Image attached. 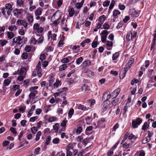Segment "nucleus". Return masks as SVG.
Returning a JSON list of instances; mask_svg holds the SVG:
<instances>
[{
    "mask_svg": "<svg viewBox=\"0 0 156 156\" xmlns=\"http://www.w3.org/2000/svg\"><path fill=\"white\" fill-rule=\"evenodd\" d=\"M87 73V75L89 77L93 76L94 74V73L90 70H87V71L85 72Z\"/></svg>",
    "mask_w": 156,
    "mask_h": 156,
    "instance_id": "obj_29",
    "label": "nucleus"
},
{
    "mask_svg": "<svg viewBox=\"0 0 156 156\" xmlns=\"http://www.w3.org/2000/svg\"><path fill=\"white\" fill-rule=\"evenodd\" d=\"M115 2V1L114 0H112V1L111 3L110 4L109 6V9H112L113 8Z\"/></svg>",
    "mask_w": 156,
    "mask_h": 156,
    "instance_id": "obj_53",
    "label": "nucleus"
},
{
    "mask_svg": "<svg viewBox=\"0 0 156 156\" xmlns=\"http://www.w3.org/2000/svg\"><path fill=\"white\" fill-rule=\"evenodd\" d=\"M51 140V137L50 136H48L46 139L45 144L46 145H48L50 143Z\"/></svg>",
    "mask_w": 156,
    "mask_h": 156,
    "instance_id": "obj_35",
    "label": "nucleus"
},
{
    "mask_svg": "<svg viewBox=\"0 0 156 156\" xmlns=\"http://www.w3.org/2000/svg\"><path fill=\"white\" fill-rule=\"evenodd\" d=\"M12 6L11 4L9 3L6 4L5 5V8L8 10H12Z\"/></svg>",
    "mask_w": 156,
    "mask_h": 156,
    "instance_id": "obj_47",
    "label": "nucleus"
},
{
    "mask_svg": "<svg viewBox=\"0 0 156 156\" xmlns=\"http://www.w3.org/2000/svg\"><path fill=\"white\" fill-rule=\"evenodd\" d=\"M60 140L58 138L56 137L54 138L52 141V142L53 144H57L59 143Z\"/></svg>",
    "mask_w": 156,
    "mask_h": 156,
    "instance_id": "obj_34",
    "label": "nucleus"
},
{
    "mask_svg": "<svg viewBox=\"0 0 156 156\" xmlns=\"http://www.w3.org/2000/svg\"><path fill=\"white\" fill-rule=\"evenodd\" d=\"M120 91V89H117L115 90L111 94V96L113 98L117 97Z\"/></svg>",
    "mask_w": 156,
    "mask_h": 156,
    "instance_id": "obj_10",
    "label": "nucleus"
},
{
    "mask_svg": "<svg viewBox=\"0 0 156 156\" xmlns=\"http://www.w3.org/2000/svg\"><path fill=\"white\" fill-rule=\"evenodd\" d=\"M126 72V70L125 69H123L121 70L119 73V76L121 79H123L125 77Z\"/></svg>",
    "mask_w": 156,
    "mask_h": 156,
    "instance_id": "obj_12",
    "label": "nucleus"
},
{
    "mask_svg": "<svg viewBox=\"0 0 156 156\" xmlns=\"http://www.w3.org/2000/svg\"><path fill=\"white\" fill-rule=\"evenodd\" d=\"M61 84V83L60 81L58 80H57L56 81L55 83L53 84V86L55 88H57L58 87L60 86Z\"/></svg>",
    "mask_w": 156,
    "mask_h": 156,
    "instance_id": "obj_20",
    "label": "nucleus"
},
{
    "mask_svg": "<svg viewBox=\"0 0 156 156\" xmlns=\"http://www.w3.org/2000/svg\"><path fill=\"white\" fill-rule=\"evenodd\" d=\"M69 14L70 17H72L74 14V10L73 8L69 9L68 10Z\"/></svg>",
    "mask_w": 156,
    "mask_h": 156,
    "instance_id": "obj_17",
    "label": "nucleus"
},
{
    "mask_svg": "<svg viewBox=\"0 0 156 156\" xmlns=\"http://www.w3.org/2000/svg\"><path fill=\"white\" fill-rule=\"evenodd\" d=\"M105 121V119L104 118H101L98 121V125L102 124V123Z\"/></svg>",
    "mask_w": 156,
    "mask_h": 156,
    "instance_id": "obj_57",
    "label": "nucleus"
},
{
    "mask_svg": "<svg viewBox=\"0 0 156 156\" xmlns=\"http://www.w3.org/2000/svg\"><path fill=\"white\" fill-rule=\"evenodd\" d=\"M44 30V28L42 27H40L39 26V27H38L37 29H36L35 30H36L38 33H42L43 32Z\"/></svg>",
    "mask_w": 156,
    "mask_h": 156,
    "instance_id": "obj_30",
    "label": "nucleus"
},
{
    "mask_svg": "<svg viewBox=\"0 0 156 156\" xmlns=\"http://www.w3.org/2000/svg\"><path fill=\"white\" fill-rule=\"evenodd\" d=\"M105 21V20H103L102 21H101V22H99L97 25V27L98 29H99L101 27V24L103 23Z\"/></svg>",
    "mask_w": 156,
    "mask_h": 156,
    "instance_id": "obj_61",
    "label": "nucleus"
},
{
    "mask_svg": "<svg viewBox=\"0 0 156 156\" xmlns=\"http://www.w3.org/2000/svg\"><path fill=\"white\" fill-rule=\"evenodd\" d=\"M123 146L124 148H126L131 147V145L130 144L124 143L123 144Z\"/></svg>",
    "mask_w": 156,
    "mask_h": 156,
    "instance_id": "obj_50",
    "label": "nucleus"
},
{
    "mask_svg": "<svg viewBox=\"0 0 156 156\" xmlns=\"http://www.w3.org/2000/svg\"><path fill=\"white\" fill-rule=\"evenodd\" d=\"M27 19L29 22H33L34 20L33 17L31 15L27 17Z\"/></svg>",
    "mask_w": 156,
    "mask_h": 156,
    "instance_id": "obj_44",
    "label": "nucleus"
},
{
    "mask_svg": "<svg viewBox=\"0 0 156 156\" xmlns=\"http://www.w3.org/2000/svg\"><path fill=\"white\" fill-rule=\"evenodd\" d=\"M73 146L72 144H69L66 148V150L68 149L69 150L70 149H73Z\"/></svg>",
    "mask_w": 156,
    "mask_h": 156,
    "instance_id": "obj_60",
    "label": "nucleus"
},
{
    "mask_svg": "<svg viewBox=\"0 0 156 156\" xmlns=\"http://www.w3.org/2000/svg\"><path fill=\"white\" fill-rule=\"evenodd\" d=\"M83 58L82 57H80L77 58L76 60V63L77 65L80 64L83 61Z\"/></svg>",
    "mask_w": 156,
    "mask_h": 156,
    "instance_id": "obj_39",
    "label": "nucleus"
},
{
    "mask_svg": "<svg viewBox=\"0 0 156 156\" xmlns=\"http://www.w3.org/2000/svg\"><path fill=\"white\" fill-rule=\"evenodd\" d=\"M85 136L84 134H82L81 136H78L77 138L80 142H82L84 144H86L87 142V138L85 139L84 137Z\"/></svg>",
    "mask_w": 156,
    "mask_h": 156,
    "instance_id": "obj_4",
    "label": "nucleus"
},
{
    "mask_svg": "<svg viewBox=\"0 0 156 156\" xmlns=\"http://www.w3.org/2000/svg\"><path fill=\"white\" fill-rule=\"evenodd\" d=\"M37 92V90H34L33 91V92H31L29 95L30 99H33L35 96Z\"/></svg>",
    "mask_w": 156,
    "mask_h": 156,
    "instance_id": "obj_16",
    "label": "nucleus"
},
{
    "mask_svg": "<svg viewBox=\"0 0 156 156\" xmlns=\"http://www.w3.org/2000/svg\"><path fill=\"white\" fill-rule=\"evenodd\" d=\"M7 36L8 38L11 39L14 37L15 34L13 32L9 31L7 33Z\"/></svg>",
    "mask_w": 156,
    "mask_h": 156,
    "instance_id": "obj_18",
    "label": "nucleus"
},
{
    "mask_svg": "<svg viewBox=\"0 0 156 156\" xmlns=\"http://www.w3.org/2000/svg\"><path fill=\"white\" fill-rule=\"evenodd\" d=\"M77 108L78 109H80L84 111L88 110V108L87 107L80 104L78 105Z\"/></svg>",
    "mask_w": 156,
    "mask_h": 156,
    "instance_id": "obj_21",
    "label": "nucleus"
},
{
    "mask_svg": "<svg viewBox=\"0 0 156 156\" xmlns=\"http://www.w3.org/2000/svg\"><path fill=\"white\" fill-rule=\"evenodd\" d=\"M98 43L97 41H94L91 44V46L93 48H95L97 46Z\"/></svg>",
    "mask_w": 156,
    "mask_h": 156,
    "instance_id": "obj_59",
    "label": "nucleus"
},
{
    "mask_svg": "<svg viewBox=\"0 0 156 156\" xmlns=\"http://www.w3.org/2000/svg\"><path fill=\"white\" fill-rule=\"evenodd\" d=\"M57 120V118L55 117H51L48 119V122H52L55 121Z\"/></svg>",
    "mask_w": 156,
    "mask_h": 156,
    "instance_id": "obj_43",
    "label": "nucleus"
},
{
    "mask_svg": "<svg viewBox=\"0 0 156 156\" xmlns=\"http://www.w3.org/2000/svg\"><path fill=\"white\" fill-rule=\"evenodd\" d=\"M109 32L106 30H103L101 34V40L103 42H104L106 41L107 37Z\"/></svg>",
    "mask_w": 156,
    "mask_h": 156,
    "instance_id": "obj_3",
    "label": "nucleus"
},
{
    "mask_svg": "<svg viewBox=\"0 0 156 156\" xmlns=\"http://www.w3.org/2000/svg\"><path fill=\"white\" fill-rule=\"evenodd\" d=\"M11 81L9 79H7L5 80L3 82L4 87H5L8 86L10 83Z\"/></svg>",
    "mask_w": 156,
    "mask_h": 156,
    "instance_id": "obj_24",
    "label": "nucleus"
},
{
    "mask_svg": "<svg viewBox=\"0 0 156 156\" xmlns=\"http://www.w3.org/2000/svg\"><path fill=\"white\" fill-rule=\"evenodd\" d=\"M74 111L73 108L71 109L68 112V116L69 117L71 118L72 116V115L74 114Z\"/></svg>",
    "mask_w": 156,
    "mask_h": 156,
    "instance_id": "obj_33",
    "label": "nucleus"
},
{
    "mask_svg": "<svg viewBox=\"0 0 156 156\" xmlns=\"http://www.w3.org/2000/svg\"><path fill=\"white\" fill-rule=\"evenodd\" d=\"M119 99L118 98H115L114 99L112 102V105L115 106L118 102Z\"/></svg>",
    "mask_w": 156,
    "mask_h": 156,
    "instance_id": "obj_41",
    "label": "nucleus"
},
{
    "mask_svg": "<svg viewBox=\"0 0 156 156\" xmlns=\"http://www.w3.org/2000/svg\"><path fill=\"white\" fill-rule=\"evenodd\" d=\"M81 89L82 91L84 92L90 90L89 87L85 85H84L83 86L81 87Z\"/></svg>",
    "mask_w": 156,
    "mask_h": 156,
    "instance_id": "obj_14",
    "label": "nucleus"
},
{
    "mask_svg": "<svg viewBox=\"0 0 156 156\" xmlns=\"http://www.w3.org/2000/svg\"><path fill=\"white\" fill-rule=\"evenodd\" d=\"M19 76H18L17 78V79L18 80L20 81H23L24 79L25 78L26 76L22 75H19Z\"/></svg>",
    "mask_w": 156,
    "mask_h": 156,
    "instance_id": "obj_49",
    "label": "nucleus"
},
{
    "mask_svg": "<svg viewBox=\"0 0 156 156\" xmlns=\"http://www.w3.org/2000/svg\"><path fill=\"white\" fill-rule=\"evenodd\" d=\"M133 38L132 32L131 31L128 32L126 35V39L127 41H130Z\"/></svg>",
    "mask_w": 156,
    "mask_h": 156,
    "instance_id": "obj_19",
    "label": "nucleus"
},
{
    "mask_svg": "<svg viewBox=\"0 0 156 156\" xmlns=\"http://www.w3.org/2000/svg\"><path fill=\"white\" fill-rule=\"evenodd\" d=\"M110 26L107 23H105L103 25V28L105 29H109L110 28Z\"/></svg>",
    "mask_w": 156,
    "mask_h": 156,
    "instance_id": "obj_62",
    "label": "nucleus"
},
{
    "mask_svg": "<svg viewBox=\"0 0 156 156\" xmlns=\"http://www.w3.org/2000/svg\"><path fill=\"white\" fill-rule=\"evenodd\" d=\"M49 79L48 80L49 84L48 86H47L46 87L47 89H48V87H51L53 82H54V78L52 76H50L49 77Z\"/></svg>",
    "mask_w": 156,
    "mask_h": 156,
    "instance_id": "obj_13",
    "label": "nucleus"
},
{
    "mask_svg": "<svg viewBox=\"0 0 156 156\" xmlns=\"http://www.w3.org/2000/svg\"><path fill=\"white\" fill-rule=\"evenodd\" d=\"M43 37L42 35L40 36L39 38L37 39V41L38 43H41L43 41Z\"/></svg>",
    "mask_w": 156,
    "mask_h": 156,
    "instance_id": "obj_42",
    "label": "nucleus"
},
{
    "mask_svg": "<svg viewBox=\"0 0 156 156\" xmlns=\"http://www.w3.org/2000/svg\"><path fill=\"white\" fill-rule=\"evenodd\" d=\"M119 53L118 52H116L113 55L112 60H116L117 58L119 57Z\"/></svg>",
    "mask_w": 156,
    "mask_h": 156,
    "instance_id": "obj_25",
    "label": "nucleus"
},
{
    "mask_svg": "<svg viewBox=\"0 0 156 156\" xmlns=\"http://www.w3.org/2000/svg\"><path fill=\"white\" fill-rule=\"evenodd\" d=\"M112 97L111 95H110V93L108 94L106 93L103 94V96L102 97V100L103 101H106L108 103V100Z\"/></svg>",
    "mask_w": 156,
    "mask_h": 156,
    "instance_id": "obj_8",
    "label": "nucleus"
},
{
    "mask_svg": "<svg viewBox=\"0 0 156 156\" xmlns=\"http://www.w3.org/2000/svg\"><path fill=\"white\" fill-rule=\"evenodd\" d=\"M21 57L23 59H26L28 57L27 53L26 52L23 53Z\"/></svg>",
    "mask_w": 156,
    "mask_h": 156,
    "instance_id": "obj_48",
    "label": "nucleus"
},
{
    "mask_svg": "<svg viewBox=\"0 0 156 156\" xmlns=\"http://www.w3.org/2000/svg\"><path fill=\"white\" fill-rule=\"evenodd\" d=\"M37 43V40L34 37H32L30 39V43L34 45H35Z\"/></svg>",
    "mask_w": 156,
    "mask_h": 156,
    "instance_id": "obj_32",
    "label": "nucleus"
},
{
    "mask_svg": "<svg viewBox=\"0 0 156 156\" xmlns=\"http://www.w3.org/2000/svg\"><path fill=\"white\" fill-rule=\"evenodd\" d=\"M22 28L19 30L18 33L20 35H23L25 34V31L23 29V27H22Z\"/></svg>",
    "mask_w": 156,
    "mask_h": 156,
    "instance_id": "obj_52",
    "label": "nucleus"
},
{
    "mask_svg": "<svg viewBox=\"0 0 156 156\" xmlns=\"http://www.w3.org/2000/svg\"><path fill=\"white\" fill-rule=\"evenodd\" d=\"M22 40V38L20 36H18L13 38L12 39V44L14 45L16 44V47H18L17 46L20 45L21 44L20 42Z\"/></svg>",
    "mask_w": 156,
    "mask_h": 156,
    "instance_id": "obj_1",
    "label": "nucleus"
},
{
    "mask_svg": "<svg viewBox=\"0 0 156 156\" xmlns=\"http://www.w3.org/2000/svg\"><path fill=\"white\" fill-rule=\"evenodd\" d=\"M27 71V69L26 67H22L19 70L18 75L26 76Z\"/></svg>",
    "mask_w": 156,
    "mask_h": 156,
    "instance_id": "obj_7",
    "label": "nucleus"
},
{
    "mask_svg": "<svg viewBox=\"0 0 156 156\" xmlns=\"http://www.w3.org/2000/svg\"><path fill=\"white\" fill-rule=\"evenodd\" d=\"M149 126L147 124V122H145L144 123L143 125L142 126V129L143 130H145L147 129L149 127Z\"/></svg>",
    "mask_w": 156,
    "mask_h": 156,
    "instance_id": "obj_38",
    "label": "nucleus"
},
{
    "mask_svg": "<svg viewBox=\"0 0 156 156\" xmlns=\"http://www.w3.org/2000/svg\"><path fill=\"white\" fill-rule=\"evenodd\" d=\"M83 64H85V66H89L91 64V62L90 60H87L84 61L83 62Z\"/></svg>",
    "mask_w": 156,
    "mask_h": 156,
    "instance_id": "obj_58",
    "label": "nucleus"
},
{
    "mask_svg": "<svg viewBox=\"0 0 156 156\" xmlns=\"http://www.w3.org/2000/svg\"><path fill=\"white\" fill-rule=\"evenodd\" d=\"M131 16L133 17H136L138 16L139 14L136 11H134L132 12L131 15Z\"/></svg>",
    "mask_w": 156,
    "mask_h": 156,
    "instance_id": "obj_28",
    "label": "nucleus"
},
{
    "mask_svg": "<svg viewBox=\"0 0 156 156\" xmlns=\"http://www.w3.org/2000/svg\"><path fill=\"white\" fill-rule=\"evenodd\" d=\"M8 29L11 31L15 30L17 29V27L14 25H11L9 27Z\"/></svg>",
    "mask_w": 156,
    "mask_h": 156,
    "instance_id": "obj_36",
    "label": "nucleus"
},
{
    "mask_svg": "<svg viewBox=\"0 0 156 156\" xmlns=\"http://www.w3.org/2000/svg\"><path fill=\"white\" fill-rule=\"evenodd\" d=\"M41 133L40 131H39L37 133L36 136L35 140L36 141H38L40 139V136L41 135Z\"/></svg>",
    "mask_w": 156,
    "mask_h": 156,
    "instance_id": "obj_31",
    "label": "nucleus"
},
{
    "mask_svg": "<svg viewBox=\"0 0 156 156\" xmlns=\"http://www.w3.org/2000/svg\"><path fill=\"white\" fill-rule=\"evenodd\" d=\"M34 13L36 16H40L42 13L41 9V8H38L35 11Z\"/></svg>",
    "mask_w": 156,
    "mask_h": 156,
    "instance_id": "obj_15",
    "label": "nucleus"
},
{
    "mask_svg": "<svg viewBox=\"0 0 156 156\" xmlns=\"http://www.w3.org/2000/svg\"><path fill=\"white\" fill-rule=\"evenodd\" d=\"M61 17V16H60V17L56 20L54 21V22L52 23V25L53 26H55L57 25V24H59V20L60 19V17Z\"/></svg>",
    "mask_w": 156,
    "mask_h": 156,
    "instance_id": "obj_45",
    "label": "nucleus"
},
{
    "mask_svg": "<svg viewBox=\"0 0 156 156\" xmlns=\"http://www.w3.org/2000/svg\"><path fill=\"white\" fill-rule=\"evenodd\" d=\"M59 124L58 123H56L53 126V129L55 130L56 132H57L58 131L59 129L58 126Z\"/></svg>",
    "mask_w": 156,
    "mask_h": 156,
    "instance_id": "obj_40",
    "label": "nucleus"
},
{
    "mask_svg": "<svg viewBox=\"0 0 156 156\" xmlns=\"http://www.w3.org/2000/svg\"><path fill=\"white\" fill-rule=\"evenodd\" d=\"M120 14V13L119 11L117 10H114L113 12V15L114 17L116 18Z\"/></svg>",
    "mask_w": 156,
    "mask_h": 156,
    "instance_id": "obj_23",
    "label": "nucleus"
},
{
    "mask_svg": "<svg viewBox=\"0 0 156 156\" xmlns=\"http://www.w3.org/2000/svg\"><path fill=\"white\" fill-rule=\"evenodd\" d=\"M31 130L32 133L34 134H35L36 132L37 131V128L35 127H32L31 128Z\"/></svg>",
    "mask_w": 156,
    "mask_h": 156,
    "instance_id": "obj_55",
    "label": "nucleus"
},
{
    "mask_svg": "<svg viewBox=\"0 0 156 156\" xmlns=\"http://www.w3.org/2000/svg\"><path fill=\"white\" fill-rule=\"evenodd\" d=\"M16 24L23 26L25 28H27L28 26L27 22L24 20H18L17 21Z\"/></svg>",
    "mask_w": 156,
    "mask_h": 156,
    "instance_id": "obj_5",
    "label": "nucleus"
},
{
    "mask_svg": "<svg viewBox=\"0 0 156 156\" xmlns=\"http://www.w3.org/2000/svg\"><path fill=\"white\" fill-rule=\"evenodd\" d=\"M41 67L40 65H39L38 63V65H37L36 67L35 71V73H37L38 76L39 77H41L42 75L41 73Z\"/></svg>",
    "mask_w": 156,
    "mask_h": 156,
    "instance_id": "obj_6",
    "label": "nucleus"
},
{
    "mask_svg": "<svg viewBox=\"0 0 156 156\" xmlns=\"http://www.w3.org/2000/svg\"><path fill=\"white\" fill-rule=\"evenodd\" d=\"M106 45L108 47H112L113 42L112 41H106Z\"/></svg>",
    "mask_w": 156,
    "mask_h": 156,
    "instance_id": "obj_51",
    "label": "nucleus"
},
{
    "mask_svg": "<svg viewBox=\"0 0 156 156\" xmlns=\"http://www.w3.org/2000/svg\"><path fill=\"white\" fill-rule=\"evenodd\" d=\"M8 43V41L4 40H0V44L3 47Z\"/></svg>",
    "mask_w": 156,
    "mask_h": 156,
    "instance_id": "obj_37",
    "label": "nucleus"
},
{
    "mask_svg": "<svg viewBox=\"0 0 156 156\" xmlns=\"http://www.w3.org/2000/svg\"><path fill=\"white\" fill-rule=\"evenodd\" d=\"M68 58H71V57L69 56L67 58H64L61 60V62L62 63H66L70 62L69 59Z\"/></svg>",
    "mask_w": 156,
    "mask_h": 156,
    "instance_id": "obj_22",
    "label": "nucleus"
},
{
    "mask_svg": "<svg viewBox=\"0 0 156 156\" xmlns=\"http://www.w3.org/2000/svg\"><path fill=\"white\" fill-rule=\"evenodd\" d=\"M108 103L106 101L104 102V105L103 108L102 112H104L105 111H106L107 108H111V106H109V104L110 103V101H108Z\"/></svg>",
    "mask_w": 156,
    "mask_h": 156,
    "instance_id": "obj_9",
    "label": "nucleus"
},
{
    "mask_svg": "<svg viewBox=\"0 0 156 156\" xmlns=\"http://www.w3.org/2000/svg\"><path fill=\"white\" fill-rule=\"evenodd\" d=\"M110 3V1H105L103 3V5L104 6L108 7Z\"/></svg>",
    "mask_w": 156,
    "mask_h": 156,
    "instance_id": "obj_63",
    "label": "nucleus"
},
{
    "mask_svg": "<svg viewBox=\"0 0 156 156\" xmlns=\"http://www.w3.org/2000/svg\"><path fill=\"white\" fill-rule=\"evenodd\" d=\"M68 90L67 87H64L62 89H60L58 90V93H56V94H65L67 92Z\"/></svg>",
    "mask_w": 156,
    "mask_h": 156,
    "instance_id": "obj_11",
    "label": "nucleus"
},
{
    "mask_svg": "<svg viewBox=\"0 0 156 156\" xmlns=\"http://www.w3.org/2000/svg\"><path fill=\"white\" fill-rule=\"evenodd\" d=\"M67 67L66 65L65 64H62L59 67V71H63L66 69Z\"/></svg>",
    "mask_w": 156,
    "mask_h": 156,
    "instance_id": "obj_26",
    "label": "nucleus"
},
{
    "mask_svg": "<svg viewBox=\"0 0 156 156\" xmlns=\"http://www.w3.org/2000/svg\"><path fill=\"white\" fill-rule=\"evenodd\" d=\"M64 38H61L58 43V47H61L63 46L64 44V43L63 42V41H64Z\"/></svg>",
    "mask_w": 156,
    "mask_h": 156,
    "instance_id": "obj_27",
    "label": "nucleus"
},
{
    "mask_svg": "<svg viewBox=\"0 0 156 156\" xmlns=\"http://www.w3.org/2000/svg\"><path fill=\"white\" fill-rule=\"evenodd\" d=\"M24 2L22 0H18L17 2V5L19 6H20L21 5H23Z\"/></svg>",
    "mask_w": 156,
    "mask_h": 156,
    "instance_id": "obj_56",
    "label": "nucleus"
},
{
    "mask_svg": "<svg viewBox=\"0 0 156 156\" xmlns=\"http://www.w3.org/2000/svg\"><path fill=\"white\" fill-rule=\"evenodd\" d=\"M134 62V59L133 58H131V59L126 64H127L128 66H129L131 67Z\"/></svg>",
    "mask_w": 156,
    "mask_h": 156,
    "instance_id": "obj_46",
    "label": "nucleus"
},
{
    "mask_svg": "<svg viewBox=\"0 0 156 156\" xmlns=\"http://www.w3.org/2000/svg\"><path fill=\"white\" fill-rule=\"evenodd\" d=\"M128 138L129 140H131L133 139H136V137L135 136V135H133L132 134H131L128 136Z\"/></svg>",
    "mask_w": 156,
    "mask_h": 156,
    "instance_id": "obj_54",
    "label": "nucleus"
},
{
    "mask_svg": "<svg viewBox=\"0 0 156 156\" xmlns=\"http://www.w3.org/2000/svg\"><path fill=\"white\" fill-rule=\"evenodd\" d=\"M72 154V152L69 150L67 149L66 151V156H71Z\"/></svg>",
    "mask_w": 156,
    "mask_h": 156,
    "instance_id": "obj_64",
    "label": "nucleus"
},
{
    "mask_svg": "<svg viewBox=\"0 0 156 156\" xmlns=\"http://www.w3.org/2000/svg\"><path fill=\"white\" fill-rule=\"evenodd\" d=\"M142 122V120L140 118H137L136 120H133L132 122V126L134 128L138 127V125H139Z\"/></svg>",
    "mask_w": 156,
    "mask_h": 156,
    "instance_id": "obj_2",
    "label": "nucleus"
}]
</instances>
